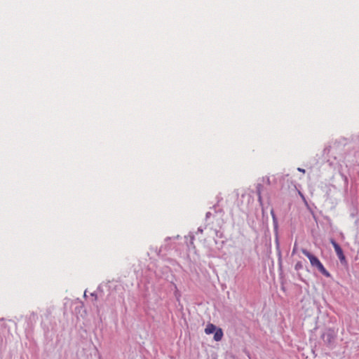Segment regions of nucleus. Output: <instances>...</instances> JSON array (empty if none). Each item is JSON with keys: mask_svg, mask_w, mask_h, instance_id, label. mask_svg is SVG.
Wrapping results in <instances>:
<instances>
[{"mask_svg": "<svg viewBox=\"0 0 359 359\" xmlns=\"http://www.w3.org/2000/svg\"><path fill=\"white\" fill-rule=\"evenodd\" d=\"M302 252L306 257H308V259L310 261L311 266L317 268L318 270L325 276H330V273L326 270V269L324 267V266L323 265V264L320 262L318 257L314 256L313 254H311L306 249H302Z\"/></svg>", "mask_w": 359, "mask_h": 359, "instance_id": "obj_1", "label": "nucleus"}, {"mask_svg": "<svg viewBox=\"0 0 359 359\" xmlns=\"http://www.w3.org/2000/svg\"><path fill=\"white\" fill-rule=\"evenodd\" d=\"M330 243L333 245L335 252H336L338 258L339 259V260L341 262L344 261L346 258L344 255L343 250L341 248V247L339 246V245L338 243H337L335 242V241L333 239H330Z\"/></svg>", "mask_w": 359, "mask_h": 359, "instance_id": "obj_2", "label": "nucleus"}, {"mask_svg": "<svg viewBox=\"0 0 359 359\" xmlns=\"http://www.w3.org/2000/svg\"><path fill=\"white\" fill-rule=\"evenodd\" d=\"M217 330L216 326L212 323L208 324L205 329V332L207 334H210Z\"/></svg>", "mask_w": 359, "mask_h": 359, "instance_id": "obj_3", "label": "nucleus"}, {"mask_svg": "<svg viewBox=\"0 0 359 359\" xmlns=\"http://www.w3.org/2000/svg\"><path fill=\"white\" fill-rule=\"evenodd\" d=\"M223 337V332L221 328L217 329L215 332L214 339L217 341H219L222 340Z\"/></svg>", "mask_w": 359, "mask_h": 359, "instance_id": "obj_4", "label": "nucleus"}, {"mask_svg": "<svg viewBox=\"0 0 359 359\" xmlns=\"http://www.w3.org/2000/svg\"><path fill=\"white\" fill-rule=\"evenodd\" d=\"M271 215L272 216L273 223L276 225L277 224V219H276V217L275 215V213H274V211L273 209L271 210Z\"/></svg>", "mask_w": 359, "mask_h": 359, "instance_id": "obj_5", "label": "nucleus"}, {"mask_svg": "<svg viewBox=\"0 0 359 359\" xmlns=\"http://www.w3.org/2000/svg\"><path fill=\"white\" fill-rule=\"evenodd\" d=\"M301 268H302V264L301 262H297L295 265V269L296 270H299Z\"/></svg>", "mask_w": 359, "mask_h": 359, "instance_id": "obj_6", "label": "nucleus"}, {"mask_svg": "<svg viewBox=\"0 0 359 359\" xmlns=\"http://www.w3.org/2000/svg\"><path fill=\"white\" fill-rule=\"evenodd\" d=\"M297 170H298L299 172H303V173H304V172H305V170H304V169H302V168H299Z\"/></svg>", "mask_w": 359, "mask_h": 359, "instance_id": "obj_7", "label": "nucleus"}, {"mask_svg": "<svg viewBox=\"0 0 359 359\" xmlns=\"http://www.w3.org/2000/svg\"><path fill=\"white\" fill-rule=\"evenodd\" d=\"M259 200L261 199V194H260V192H259Z\"/></svg>", "mask_w": 359, "mask_h": 359, "instance_id": "obj_8", "label": "nucleus"}]
</instances>
